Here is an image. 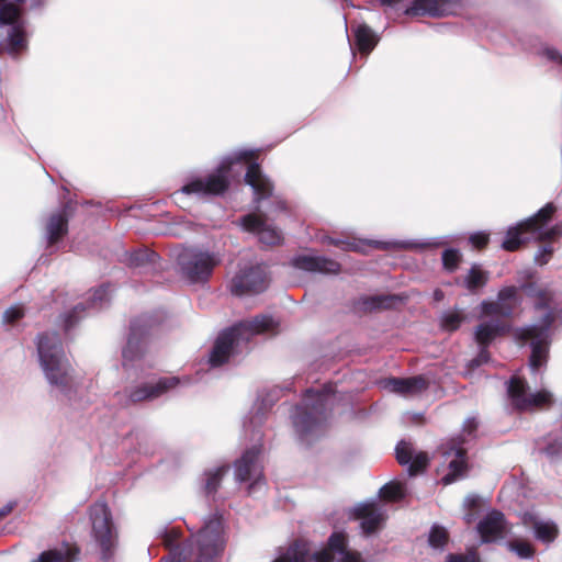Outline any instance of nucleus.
I'll return each mask as SVG.
<instances>
[{
    "instance_id": "obj_1",
    "label": "nucleus",
    "mask_w": 562,
    "mask_h": 562,
    "mask_svg": "<svg viewBox=\"0 0 562 562\" xmlns=\"http://www.w3.org/2000/svg\"><path fill=\"white\" fill-rule=\"evenodd\" d=\"M178 531L165 535L164 543L170 549L167 562H213L225 546L222 516L213 514L204 520L201 529L182 547L176 546Z\"/></svg>"
},
{
    "instance_id": "obj_2",
    "label": "nucleus",
    "mask_w": 562,
    "mask_h": 562,
    "mask_svg": "<svg viewBox=\"0 0 562 562\" xmlns=\"http://www.w3.org/2000/svg\"><path fill=\"white\" fill-rule=\"evenodd\" d=\"M37 353L41 368L52 390L69 396L76 382L58 334L52 331L40 335Z\"/></svg>"
},
{
    "instance_id": "obj_3",
    "label": "nucleus",
    "mask_w": 562,
    "mask_h": 562,
    "mask_svg": "<svg viewBox=\"0 0 562 562\" xmlns=\"http://www.w3.org/2000/svg\"><path fill=\"white\" fill-rule=\"evenodd\" d=\"M333 404L334 394L330 386L305 392L302 403L292 414L293 426L302 442L310 443L312 438L323 434Z\"/></svg>"
},
{
    "instance_id": "obj_4",
    "label": "nucleus",
    "mask_w": 562,
    "mask_h": 562,
    "mask_svg": "<svg viewBox=\"0 0 562 562\" xmlns=\"http://www.w3.org/2000/svg\"><path fill=\"white\" fill-rule=\"evenodd\" d=\"M276 326L277 323L271 316L259 315L223 330L210 352V366L212 368L222 366L233 355L241 352L252 336L272 331Z\"/></svg>"
},
{
    "instance_id": "obj_5",
    "label": "nucleus",
    "mask_w": 562,
    "mask_h": 562,
    "mask_svg": "<svg viewBox=\"0 0 562 562\" xmlns=\"http://www.w3.org/2000/svg\"><path fill=\"white\" fill-rule=\"evenodd\" d=\"M362 562L358 552L347 549V537L344 532H334L328 540V549L321 550L311 555L307 542L294 541L285 549H280L272 562Z\"/></svg>"
},
{
    "instance_id": "obj_6",
    "label": "nucleus",
    "mask_w": 562,
    "mask_h": 562,
    "mask_svg": "<svg viewBox=\"0 0 562 562\" xmlns=\"http://www.w3.org/2000/svg\"><path fill=\"white\" fill-rule=\"evenodd\" d=\"M553 203H547L533 216L522 221L506 232L502 248L507 251L517 250L520 245L529 240H547L557 234L555 228L548 226V223L555 212Z\"/></svg>"
},
{
    "instance_id": "obj_7",
    "label": "nucleus",
    "mask_w": 562,
    "mask_h": 562,
    "mask_svg": "<svg viewBox=\"0 0 562 562\" xmlns=\"http://www.w3.org/2000/svg\"><path fill=\"white\" fill-rule=\"evenodd\" d=\"M252 156L250 150L234 153L221 161L218 167L205 177H196L186 183L180 192L200 198L223 194L229 186V173L234 164L246 161Z\"/></svg>"
},
{
    "instance_id": "obj_8",
    "label": "nucleus",
    "mask_w": 562,
    "mask_h": 562,
    "mask_svg": "<svg viewBox=\"0 0 562 562\" xmlns=\"http://www.w3.org/2000/svg\"><path fill=\"white\" fill-rule=\"evenodd\" d=\"M221 261L220 252L201 246L183 247L176 256L181 277L190 283L206 282Z\"/></svg>"
},
{
    "instance_id": "obj_9",
    "label": "nucleus",
    "mask_w": 562,
    "mask_h": 562,
    "mask_svg": "<svg viewBox=\"0 0 562 562\" xmlns=\"http://www.w3.org/2000/svg\"><path fill=\"white\" fill-rule=\"evenodd\" d=\"M552 311L546 310L537 324H532L516 330V338L520 341L530 340L531 356L530 369L536 372L546 364L550 344V328L553 324Z\"/></svg>"
},
{
    "instance_id": "obj_10",
    "label": "nucleus",
    "mask_w": 562,
    "mask_h": 562,
    "mask_svg": "<svg viewBox=\"0 0 562 562\" xmlns=\"http://www.w3.org/2000/svg\"><path fill=\"white\" fill-rule=\"evenodd\" d=\"M148 318L139 317L131 323L127 344L122 351V366L128 373V376L137 379L145 376V346L148 335Z\"/></svg>"
},
{
    "instance_id": "obj_11",
    "label": "nucleus",
    "mask_w": 562,
    "mask_h": 562,
    "mask_svg": "<svg viewBox=\"0 0 562 562\" xmlns=\"http://www.w3.org/2000/svg\"><path fill=\"white\" fill-rule=\"evenodd\" d=\"M92 536L101 549L105 562L112 558L116 544V531L111 512L104 502H97L89 508Z\"/></svg>"
},
{
    "instance_id": "obj_12",
    "label": "nucleus",
    "mask_w": 562,
    "mask_h": 562,
    "mask_svg": "<svg viewBox=\"0 0 562 562\" xmlns=\"http://www.w3.org/2000/svg\"><path fill=\"white\" fill-rule=\"evenodd\" d=\"M180 383L178 378H160L150 381H137L135 384L116 392L117 402L124 406L143 401L155 400Z\"/></svg>"
},
{
    "instance_id": "obj_13",
    "label": "nucleus",
    "mask_w": 562,
    "mask_h": 562,
    "mask_svg": "<svg viewBox=\"0 0 562 562\" xmlns=\"http://www.w3.org/2000/svg\"><path fill=\"white\" fill-rule=\"evenodd\" d=\"M234 467L235 480L238 483H249L247 487L249 495L266 485L260 445H255L250 449H247L241 457L235 461Z\"/></svg>"
},
{
    "instance_id": "obj_14",
    "label": "nucleus",
    "mask_w": 562,
    "mask_h": 562,
    "mask_svg": "<svg viewBox=\"0 0 562 562\" xmlns=\"http://www.w3.org/2000/svg\"><path fill=\"white\" fill-rule=\"evenodd\" d=\"M507 395L513 408L519 412L533 411L552 402V394L549 391L531 393L527 382L519 376H513L508 381Z\"/></svg>"
},
{
    "instance_id": "obj_15",
    "label": "nucleus",
    "mask_w": 562,
    "mask_h": 562,
    "mask_svg": "<svg viewBox=\"0 0 562 562\" xmlns=\"http://www.w3.org/2000/svg\"><path fill=\"white\" fill-rule=\"evenodd\" d=\"M268 283L266 267L256 265L240 270L232 279L229 289L234 295L241 296L260 293L267 289Z\"/></svg>"
},
{
    "instance_id": "obj_16",
    "label": "nucleus",
    "mask_w": 562,
    "mask_h": 562,
    "mask_svg": "<svg viewBox=\"0 0 562 562\" xmlns=\"http://www.w3.org/2000/svg\"><path fill=\"white\" fill-rule=\"evenodd\" d=\"M402 0H381L382 4L396 5ZM462 0H414L413 4L405 10V14L429 15V16H446L456 14L461 8Z\"/></svg>"
},
{
    "instance_id": "obj_17",
    "label": "nucleus",
    "mask_w": 562,
    "mask_h": 562,
    "mask_svg": "<svg viewBox=\"0 0 562 562\" xmlns=\"http://www.w3.org/2000/svg\"><path fill=\"white\" fill-rule=\"evenodd\" d=\"M326 241L330 245H334L342 250H352L363 252V246H373L374 248L386 249L390 247H400V248H437L446 245L448 241L445 237H435L426 239L423 243L416 241H393L385 243L379 240H367L363 243L348 241L342 239H335L331 237L326 238Z\"/></svg>"
},
{
    "instance_id": "obj_18",
    "label": "nucleus",
    "mask_w": 562,
    "mask_h": 562,
    "mask_svg": "<svg viewBox=\"0 0 562 562\" xmlns=\"http://www.w3.org/2000/svg\"><path fill=\"white\" fill-rule=\"evenodd\" d=\"M519 304L518 289L514 285L499 290L496 301H482L480 318L484 316L508 317Z\"/></svg>"
},
{
    "instance_id": "obj_19",
    "label": "nucleus",
    "mask_w": 562,
    "mask_h": 562,
    "mask_svg": "<svg viewBox=\"0 0 562 562\" xmlns=\"http://www.w3.org/2000/svg\"><path fill=\"white\" fill-rule=\"evenodd\" d=\"M353 514L360 519V528L364 535L375 532L386 519V509L376 501L360 503L355 506Z\"/></svg>"
},
{
    "instance_id": "obj_20",
    "label": "nucleus",
    "mask_w": 562,
    "mask_h": 562,
    "mask_svg": "<svg viewBox=\"0 0 562 562\" xmlns=\"http://www.w3.org/2000/svg\"><path fill=\"white\" fill-rule=\"evenodd\" d=\"M384 390L403 397H416L429 387V381L423 375L411 378H387L380 382Z\"/></svg>"
},
{
    "instance_id": "obj_21",
    "label": "nucleus",
    "mask_w": 562,
    "mask_h": 562,
    "mask_svg": "<svg viewBox=\"0 0 562 562\" xmlns=\"http://www.w3.org/2000/svg\"><path fill=\"white\" fill-rule=\"evenodd\" d=\"M241 227L258 236L260 243L266 245H277L281 240L280 231L267 223V218L261 214H248L240 220Z\"/></svg>"
},
{
    "instance_id": "obj_22",
    "label": "nucleus",
    "mask_w": 562,
    "mask_h": 562,
    "mask_svg": "<svg viewBox=\"0 0 562 562\" xmlns=\"http://www.w3.org/2000/svg\"><path fill=\"white\" fill-rule=\"evenodd\" d=\"M476 529L482 542H496L502 540L508 531L505 516L498 510L487 513L480 520Z\"/></svg>"
},
{
    "instance_id": "obj_23",
    "label": "nucleus",
    "mask_w": 562,
    "mask_h": 562,
    "mask_svg": "<svg viewBox=\"0 0 562 562\" xmlns=\"http://www.w3.org/2000/svg\"><path fill=\"white\" fill-rule=\"evenodd\" d=\"M521 521L532 529L535 538L543 543L553 542L559 536V527L552 519L541 518L533 512L521 514Z\"/></svg>"
},
{
    "instance_id": "obj_24",
    "label": "nucleus",
    "mask_w": 562,
    "mask_h": 562,
    "mask_svg": "<svg viewBox=\"0 0 562 562\" xmlns=\"http://www.w3.org/2000/svg\"><path fill=\"white\" fill-rule=\"evenodd\" d=\"M396 460L401 465L407 467L408 474L415 475L426 469L429 458L426 452H416L411 442L401 440L396 448Z\"/></svg>"
},
{
    "instance_id": "obj_25",
    "label": "nucleus",
    "mask_w": 562,
    "mask_h": 562,
    "mask_svg": "<svg viewBox=\"0 0 562 562\" xmlns=\"http://www.w3.org/2000/svg\"><path fill=\"white\" fill-rule=\"evenodd\" d=\"M291 265L299 270L307 272H319L337 274L340 272V265L325 256L299 255L291 259Z\"/></svg>"
},
{
    "instance_id": "obj_26",
    "label": "nucleus",
    "mask_w": 562,
    "mask_h": 562,
    "mask_svg": "<svg viewBox=\"0 0 562 562\" xmlns=\"http://www.w3.org/2000/svg\"><path fill=\"white\" fill-rule=\"evenodd\" d=\"M245 182L251 187L254 191V200L259 203L261 200L272 195L273 186L270 179L265 176L257 162H251L245 175Z\"/></svg>"
},
{
    "instance_id": "obj_27",
    "label": "nucleus",
    "mask_w": 562,
    "mask_h": 562,
    "mask_svg": "<svg viewBox=\"0 0 562 562\" xmlns=\"http://www.w3.org/2000/svg\"><path fill=\"white\" fill-rule=\"evenodd\" d=\"M443 454L453 456V459L449 461V472L441 479L445 485H449L467 474L465 450L460 442H452L451 447L443 451Z\"/></svg>"
},
{
    "instance_id": "obj_28",
    "label": "nucleus",
    "mask_w": 562,
    "mask_h": 562,
    "mask_svg": "<svg viewBox=\"0 0 562 562\" xmlns=\"http://www.w3.org/2000/svg\"><path fill=\"white\" fill-rule=\"evenodd\" d=\"M492 317L488 321H482L474 330V338L479 346H488L495 338L509 329L501 318Z\"/></svg>"
},
{
    "instance_id": "obj_29",
    "label": "nucleus",
    "mask_w": 562,
    "mask_h": 562,
    "mask_svg": "<svg viewBox=\"0 0 562 562\" xmlns=\"http://www.w3.org/2000/svg\"><path fill=\"white\" fill-rule=\"evenodd\" d=\"M68 232L66 207L52 214L45 225V240L48 247L57 244Z\"/></svg>"
},
{
    "instance_id": "obj_30",
    "label": "nucleus",
    "mask_w": 562,
    "mask_h": 562,
    "mask_svg": "<svg viewBox=\"0 0 562 562\" xmlns=\"http://www.w3.org/2000/svg\"><path fill=\"white\" fill-rule=\"evenodd\" d=\"M228 472L227 465L217 467L207 470L203 473L202 488L206 496H213L216 494L223 477Z\"/></svg>"
},
{
    "instance_id": "obj_31",
    "label": "nucleus",
    "mask_w": 562,
    "mask_h": 562,
    "mask_svg": "<svg viewBox=\"0 0 562 562\" xmlns=\"http://www.w3.org/2000/svg\"><path fill=\"white\" fill-rule=\"evenodd\" d=\"M77 550L69 547L55 548L43 551L31 562H75Z\"/></svg>"
},
{
    "instance_id": "obj_32",
    "label": "nucleus",
    "mask_w": 562,
    "mask_h": 562,
    "mask_svg": "<svg viewBox=\"0 0 562 562\" xmlns=\"http://www.w3.org/2000/svg\"><path fill=\"white\" fill-rule=\"evenodd\" d=\"M355 37L358 49L366 55H368L378 43V38L372 30L364 24H360L356 27Z\"/></svg>"
},
{
    "instance_id": "obj_33",
    "label": "nucleus",
    "mask_w": 562,
    "mask_h": 562,
    "mask_svg": "<svg viewBox=\"0 0 562 562\" xmlns=\"http://www.w3.org/2000/svg\"><path fill=\"white\" fill-rule=\"evenodd\" d=\"M394 301L395 297L391 295L363 296L358 301V307L364 312L390 308Z\"/></svg>"
},
{
    "instance_id": "obj_34",
    "label": "nucleus",
    "mask_w": 562,
    "mask_h": 562,
    "mask_svg": "<svg viewBox=\"0 0 562 562\" xmlns=\"http://www.w3.org/2000/svg\"><path fill=\"white\" fill-rule=\"evenodd\" d=\"M539 453L550 460H555L562 454V439L557 436H548L537 443Z\"/></svg>"
},
{
    "instance_id": "obj_35",
    "label": "nucleus",
    "mask_w": 562,
    "mask_h": 562,
    "mask_svg": "<svg viewBox=\"0 0 562 562\" xmlns=\"http://www.w3.org/2000/svg\"><path fill=\"white\" fill-rule=\"evenodd\" d=\"M507 549L521 560H531L536 550L531 542L524 539H514L506 543Z\"/></svg>"
},
{
    "instance_id": "obj_36",
    "label": "nucleus",
    "mask_w": 562,
    "mask_h": 562,
    "mask_svg": "<svg viewBox=\"0 0 562 562\" xmlns=\"http://www.w3.org/2000/svg\"><path fill=\"white\" fill-rule=\"evenodd\" d=\"M486 282L487 274L479 266H473L463 279L464 286L470 291L484 286Z\"/></svg>"
},
{
    "instance_id": "obj_37",
    "label": "nucleus",
    "mask_w": 562,
    "mask_h": 562,
    "mask_svg": "<svg viewBox=\"0 0 562 562\" xmlns=\"http://www.w3.org/2000/svg\"><path fill=\"white\" fill-rule=\"evenodd\" d=\"M157 258L158 255L155 251L138 249L128 256L127 262L131 267L139 268L149 263H155Z\"/></svg>"
},
{
    "instance_id": "obj_38",
    "label": "nucleus",
    "mask_w": 562,
    "mask_h": 562,
    "mask_svg": "<svg viewBox=\"0 0 562 562\" xmlns=\"http://www.w3.org/2000/svg\"><path fill=\"white\" fill-rule=\"evenodd\" d=\"M110 302V291L108 285H101L93 290L88 299V308L100 310L106 306Z\"/></svg>"
},
{
    "instance_id": "obj_39",
    "label": "nucleus",
    "mask_w": 562,
    "mask_h": 562,
    "mask_svg": "<svg viewBox=\"0 0 562 562\" xmlns=\"http://www.w3.org/2000/svg\"><path fill=\"white\" fill-rule=\"evenodd\" d=\"M406 495V487L404 484L395 482L385 484L380 488V496L386 501H400Z\"/></svg>"
},
{
    "instance_id": "obj_40",
    "label": "nucleus",
    "mask_w": 562,
    "mask_h": 562,
    "mask_svg": "<svg viewBox=\"0 0 562 562\" xmlns=\"http://www.w3.org/2000/svg\"><path fill=\"white\" fill-rule=\"evenodd\" d=\"M448 540V535L445 528L440 526H432L429 532L428 542L435 549H443Z\"/></svg>"
},
{
    "instance_id": "obj_41",
    "label": "nucleus",
    "mask_w": 562,
    "mask_h": 562,
    "mask_svg": "<svg viewBox=\"0 0 562 562\" xmlns=\"http://www.w3.org/2000/svg\"><path fill=\"white\" fill-rule=\"evenodd\" d=\"M462 322L463 315L458 311H449L441 316V325L446 330L452 331L458 329Z\"/></svg>"
},
{
    "instance_id": "obj_42",
    "label": "nucleus",
    "mask_w": 562,
    "mask_h": 562,
    "mask_svg": "<svg viewBox=\"0 0 562 562\" xmlns=\"http://www.w3.org/2000/svg\"><path fill=\"white\" fill-rule=\"evenodd\" d=\"M461 261V254L458 249L448 248L442 252V265L449 272L454 271Z\"/></svg>"
},
{
    "instance_id": "obj_43",
    "label": "nucleus",
    "mask_w": 562,
    "mask_h": 562,
    "mask_svg": "<svg viewBox=\"0 0 562 562\" xmlns=\"http://www.w3.org/2000/svg\"><path fill=\"white\" fill-rule=\"evenodd\" d=\"M86 310L83 304H78L74 307V310L64 315V326L66 330H69L79 319V312Z\"/></svg>"
},
{
    "instance_id": "obj_44",
    "label": "nucleus",
    "mask_w": 562,
    "mask_h": 562,
    "mask_svg": "<svg viewBox=\"0 0 562 562\" xmlns=\"http://www.w3.org/2000/svg\"><path fill=\"white\" fill-rule=\"evenodd\" d=\"M24 315L23 306L14 305L8 308L3 313V322L4 323H14L15 321L22 318Z\"/></svg>"
},
{
    "instance_id": "obj_45",
    "label": "nucleus",
    "mask_w": 562,
    "mask_h": 562,
    "mask_svg": "<svg viewBox=\"0 0 562 562\" xmlns=\"http://www.w3.org/2000/svg\"><path fill=\"white\" fill-rule=\"evenodd\" d=\"M447 562H480V560L474 551H470L465 554H448Z\"/></svg>"
},
{
    "instance_id": "obj_46",
    "label": "nucleus",
    "mask_w": 562,
    "mask_h": 562,
    "mask_svg": "<svg viewBox=\"0 0 562 562\" xmlns=\"http://www.w3.org/2000/svg\"><path fill=\"white\" fill-rule=\"evenodd\" d=\"M553 252V248L551 246H542L535 254V261L537 265L542 266L549 261L550 256Z\"/></svg>"
},
{
    "instance_id": "obj_47",
    "label": "nucleus",
    "mask_w": 562,
    "mask_h": 562,
    "mask_svg": "<svg viewBox=\"0 0 562 562\" xmlns=\"http://www.w3.org/2000/svg\"><path fill=\"white\" fill-rule=\"evenodd\" d=\"M490 361V353L487 351V346H480V351L476 358L472 359L469 363L471 368L480 367Z\"/></svg>"
},
{
    "instance_id": "obj_48",
    "label": "nucleus",
    "mask_w": 562,
    "mask_h": 562,
    "mask_svg": "<svg viewBox=\"0 0 562 562\" xmlns=\"http://www.w3.org/2000/svg\"><path fill=\"white\" fill-rule=\"evenodd\" d=\"M469 240L473 245V247L480 249V248H483L487 244L488 235L484 232H477V233L472 234L470 236Z\"/></svg>"
},
{
    "instance_id": "obj_49",
    "label": "nucleus",
    "mask_w": 562,
    "mask_h": 562,
    "mask_svg": "<svg viewBox=\"0 0 562 562\" xmlns=\"http://www.w3.org/2000/svg\"><path fill=\"white\" fill-rule=\"evenodd\" d=\"M542 55L546 56L549 60L558 63L562 66V55L557 49L546 47L542 50Z\"/></svg>"
},
{
    "instance_id": "obj_50",
    "label": "nucleus",
    "mask_w": 562,
    "mask_h": 562,
    "mask_svg": "<svg viewBox=\"0 0 562 562\" xmlns=\"http://www.w3.org/2000/svg\"><path fill=\"white\" fill-rule=\"evenodd\" d=\"M477 423L475 418H469L465 420L463 425V432L468 436H471L473 431L476 429Z\"/></svg>"
},
{
    "instance_id": "obj_51",
    "label": "nucleus",
    "mask_w": 562,
    "mask_h": 562,
    "mask_svg": "<svg viewBox=\"0 0 562 562\" xmlns=\"http://www.w3.org/2000/svg\"><path fill=\"white\" fill-rule=\"evenodd\" d=\"M16 505V502L14 501H10L8 502L7 504H4L3 506L0 507V520L5 517L7 515H9L13 508L15 507Z\"/></svg>"
},
{
    "instance_id": "obj_52",
    "label": "nucleus",
    "mask_w": 562,
    "mask_h": 562,
    "mask_svg": "<svg viewBox=\"0 0 562 562\" xmlns=\"http://www.w3.org/2000/svg\"><path fill=\"white\" fill-rule=\"evenodd\" d=\"M286 210L285 202L282 200H276L273 202V211L274 212H284Z\"/></svg>"
}]
</instances>
